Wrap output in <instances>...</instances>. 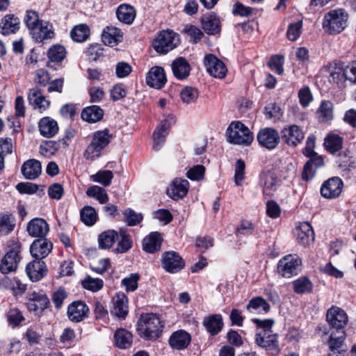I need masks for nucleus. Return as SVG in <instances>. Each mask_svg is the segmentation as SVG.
Instances as JSON below:
<instances>
[{
  "label": "nucleus",
  "instance_id": "obj_40",
  "mask_svg": "<svg viewBox=\"0 0 356 356\" xmlns=\"http://www.w3.org/2000/svg\"><path fill=\"white\" fill-rule=\"evenodd\" d=\"M90 30L86 24L75 26L70 31L71 38L76 42H83L89 37Z\"/></svg>",
  "mask_w": 356,
  "mask_h": 356
},
{
  "label": "nucleus",
  "instance_id": "obj_50",
  "mask_svg": "<svg viewBox=\"0 0 356 356\" xmlns=\"http://www.w3.org/2000/svg\"><path fill=\"white\" fill-rule=\"evenodd\" d=\"M293 284L294 291L297 293L310 292L312 289V284L306 277H302L295 280Z\"/></svg>",
  "mask_w": 356,
  "mask_h": 356
},
{
  "label": "nucleus",
  "instance_id": "obj_49",
  "mask_svg": "<svg viewBox=\"0 0 356 356\" xmlns=\"http://www.w3.org/2000/svg\"><path fill=\"white\" fill-rule=\"evenodd\" d=\"M7 320L10 325L15 327L25 320L22 313L16 307L10 308L6 314Z\"/></svg>",
  "mask_w": 356,
  "mask_h": 356
},
{
  "label": "nucleus",
  "instance_id": "obj_39",
  "mask_svg": "<svg viewBox=\"0 0 356 356\" xmlns=\"http://www.w3.org/2000/svg\"><path fill=\"white\" fill-rule=\"evenodd\" d=\"M2 33L8 35L15 33L19 29L20 21L14 15H7L2 19Z\"/></svg>",
  "mask_w": 356,
  "mask_h": 356
},
{
  "label": "nucleus",
  "instance_id": "obj_4",
  "mask_svg": "<svg viewBox=\"0 0 356 356\" xmlns=\"http://www.w3.org/2000/svg\"><path fill=\"white\" fill-rule=\"evenodd\" d=\"M112 136L107 129L94 133L92 140L84 152V157L93 161L99 158L102 152L111 142Z\"/></svg>",
  "mask_w": 356,
  "mask_h": 356
},
{
  "label": "nucleus",
  "instance_id": "obj_8",
  "mask_svg": "<svg viewBox=\"0 0 356 356\" xmlns=\"http://www.w3.org/2000/svg\"><path fill=\"white\" fill-rule=\"evenodd\" d=\"M300 264L298 257L289 254L279 261L277 271L282 277L289 278L298 273Z\"/></svg>",
  "mask_w": 356,
  "mask_h": 356
},
{
  "label": "nucleus",
  "instance_id": "obj_48",
  "mask_svg": "<svg viewBox=\"0 0 356 356\" xmlns=\"http://www.w3.org/2000/svg\"><path fill=\"white\" fill-rule=\"evenodd\" d=\"M24 23L29 32L35 28L42 20L40 19L39 13L33 10H29L26 12Z\"/></svg>",
  "mask_w": 356,
  "mask_h": 356
},
{
  "label": "nucleus",
  "instance_id": "obj_13",
  "mask_svg": "<svg viewBox=\"0 0 356 356\" xmlns=\"http://www.w3.org/2000/svg\"><path fill=\"white\" fill-rule=\"evenodd\" d=\"M204 66L208 73L218 79L225 77L227 73V67L224 63L213 54H207L204 57Z\"/></svg>",
  "mask_w": 356,
  "mask_h": 356
},
{
  "label": "nucleus",
  "instance_id": "obj_9",
  "mask_svg": "<svg viewBox=\"0 0 356 356\" xmlns=\"http://www.w3.org/2000/svg\"><path fill=\"white\" fill-rule=\"evenodd\" d=\"M163 268L168 273H177L185 266V261L175 251H168L162 254L161 259Z\"/></svg>",
  "mask_w": 356,
  "mask_h": 356
},
{
  "label": "nucleus",
  "instance_id": "obj_43",
  "mask_svg": "<svg viewBox=\"0 0 356 356\" xmlns=\"http://www.w3.org/2000/svg\"><path fill=\"white\" fill-rule=\"evenodd\" d=\"M202 29L209 35H214L220 31V22L213 15L205 17L202 19Z\"/></svg>",
  "mask_w": 356,
  "mask_h": 356
},
{
  "label": "nucleus",
  "instance_id": "obj_26",
  "mask_svg": "<svg viewBox=\"0 0 356 356\" xmlns=\"http://www.w3.org/2000/svg\"><path fill=\"white\" fill-rule=\"evenodd\" d=\"M26 272L32 282H38L46 275V265L42 260L35 259L27 264Z\"/></svg>",
  "mask_w": 356,
  "mask_h": 356
},
{
  "label": "nucleus",
  "instance_id": "obj_12",
  "mask_svg": "<svg viewBox=\"0 0 356 356\" xmlns=\"http://www.w3.org/2000/svg\"><path fill=\"white\" fill-rule=\"evenodd\" d=\"M326 319L329 325L336 328L337 331H343L342 329L348 321L346 312L337 306H332L327 310Z\"/></svg>",
  "mask_w": 356,
  "mask_h": 356
},
{
  "label": "nucleus",
  "instance_id": "obj_27",
  "mask_svg": "<svg viewBox=\"0 0 356 356\" xmlns=\"http://www.w3.org/2000/svg\"><path fill=\"white\" fill-rule=\"evenodd\" d=\"M191 341L189 333L183 330H177L172 334L169 339L170 346L176 350L186 348Z\"/></svg>",
  "mask_w": 356,
  "mask_h": 356
},
{
  "label": "nucleus",
  "instance_id": "obj_31",
  "mask_svg": "<svg viewBox=\"0 0 356 356\" xmlns=\"http://www.w3.org/2000/svg\"><path fill=\"white\" fill-rule=\"evenodd\" d=\"M38 127L40 134L45 138H51L58 131L57 122L49 117L42 118L39 123Z\"/></svg>",
  "mask_w": 356,
  "mask_h": 356
},
{
  "label": "nucleus",
  "instance_id": "obj_60",
  "mask_svg": "<svg viewBox=\"0 0 356 356\" xmlns=\"http://www.w3.org/2000/svg\"><path fill=\"white\" fill-rule=\"evenodd\" d=\"M84 289L92 291H97L103 287V281L99 278L88 277L82 282Z\"/></svg>",
  "mask_w": 356,
  "mask_h": 356
},
{
  "label": "nucleus",
  "instance_id": "obj_23",
  "mask_svg": "<svg viewBox=\"0 0 356 356\" xmlns=\"http://www.w3.org/2000/svg\"><path fill=\"white\" fill-rule=\"evenodd\" d=\"M294 234L298 243L303 246L309 245L314 241V232L311 225L307 222L300 223L296 228Z\"/></svg>",
  "mask_w": 356,
  "mask_h": 356
},
{
  "label": "nucleus",
  "instance_id": "obj_19",
  "mask_svg": "<svg viewBox=\"0 0 356 356\" xmlns=\"http://www.w3.org/2000/svg\"><path fill=\"white\" fill-rule=\"evenodd\" d=\"M53 245L47 238H39L35 240L30 247V252L33 257L42 260L45 258L51 251Z\"/></svg>",
  "mask_w": 356,
  "mask_h": 356
},
{
  "label": "nucleus",
  "instance_id": "obj_7",
  "mask_svg": "<svg viewBox=\"0 0 356 356\" xmlns=\"http://www.w3.org/2000/svg\"><path fill=\"white\" fill-rule=\"evenodd\" d=\"M178 40L176 33L172 31H161L153 40L152 45L155 51L165 54L177 45Z\"/></svg>",
  "mask_w": 356,
  "mask_h": 356
},
{
  "label": "nucleus",
  "instance_id": "obj_59",
  "mask_svg": "<svg viewBox=\"0 0 356 356\" xmlns=\"http://www.w3.org/2000/svg\"><path fill=\"white\" fill-rule=\"evenodd\" d=\"M139 279V274L131 273L129 276L124 277L122 280V284L125 287L127 291H134L138 288V282Z\"/></svg>",
  "mask_w": 356,
  "mask_h": 356
},
{
  "label": "nucleus",
  "instance_id": "obj_28",
  "mask_svg": "<svg viewBox=\"0 0 356 356\" xmlns=\"http://www.w3.org/2000/svg\"><path fill=\"white\" fill-rule=\"evenodd\" d=\"M171 67L175 76L180 80L186 79L191 70L189 63L183 57H179L174 60Z\"/></svg>",
  "mask_w": 356,
  "mask_h": 356
},
{
  "label": "nucleus",
  "instance_id": "obj_5",
  "mask_svg": "<svg viewBox=\"0 0 356 356\" xmlns=\"http://www.w3.org/2000/svg\"><path fill=\"white\" fill-rule=\"evenodd\" d=\"M227 136L229 143L248 146L254 139V135L242 122L239 121L232 122L227 129Z\"/></svg>",
  "mask_w": 356,
  "mask_h": 356
},
{
  "label": "nucleus",
  "instance_id": "obj_51",
  "mask_svg": "<svg viewBox=\"0 0 356 356\" xmlns=\"http://www.w3.org/2000/svg\"><path fill=\"white\" fill-rule=\"evenodd\" d=\"M337 334L332 333L328 341L329 347L332 352L338 351L343 345L345 339L344 331H337Z\"/></svg>",
  "mask_w": 356,
  "mask_h": 356
},
{
  "label": "nucleus",
  "instance_id": "obj_6",
  "mask_svg": "<svg viewBox=\"0 0 356 356\" xmlns=\"http://www.w3.org/2000/svg\"><path fill=\"white\" fill-rule=\"evenodd\" d=\"M8 245L10 250L1 259L0 263V272L4 275L16 271L21 259L19 256L21 243L18 241H10Z\"/></svg>",
  "mask_w": 356,
  "mask_h": 356
},
{
  "label": "nucleus",
  "instance_id": "obj_46",
  "mask_svg": "<svg viewBox=\"0 0 356 356\" xmlns=\"http://www.w3.org/2000/svg\"><path fill=\"white\" fill-rule=\"evenodd\" d=\"M318 114L320 120L322 122L332 120L333 117L332 103L327 100L323 101L318 108Z\"/></svg>",
  "mask_w": 356,
  "mask_h": 356
},
{
  "label": "nucleus",
  "instance_id": "obj_54",
  "mask_svg": "<svg viewBox=\"0 0 356 356\" xmlns=\"http://www.w3.org/2000/svg\"><path fill=\"white\" fill-rule=\"evenodd\" d=\"M66 55L65 49L61 45H54L48 51V58L52 62H60Z\"/></svg>",
  "mask_w": 356,
  "mask_h": 356
},
{
  "label": "nucleus",
  "instance_id": "obj_22",
  "mask_svg": "<svg viewBox=\"0 0 356 356\" xmlns=\"http://www.w3.org/2000/svg\"><path fill=\"white\" fill-rule=\"evenodd\" d=\"M26 230L29 234L33 237L44 238L49 231V227L45 220L35 218L29 221Z\"/></svg>",
  "mask_w": 356,
  "mask_h": 356
},
{
  "label": "nucleus",
  "instance_id": "obj_34",
  "mask_svg": "<svg viewBox=\"0 0 356 356\" xmlns=\"http://www.w3.org/2000/svg\"><path fill=\"white\" fill-rule=\"evenodd\" d=\"M115 346L120 349L129 348L133 342L132 334L123 328L118 329L114 334Z\"/></svg>",
  "mask_w": 356,
  "mask_h": 356
},
{
  "label": "nucleus",
  "instance_id": "obj_38",
  "mask_svg": "<svg viewBox=\"0 0 356 356\" xmlns=\"http://www.w3.org/2000/svg\"><path fill=\"white\" fill-rule=\"evenodd\" d=\"M270 305L261 297H256L251 299L246 306V309L250 311H254L257 314H266L270 310Z\"/></svg>",
  "mask_w": 356,
  "mask_h": 356
},
{
  "label": "nucleus",
  "instance_id": "obj_62",
  "mask_svg": "<svg viewBox=\"0 0 356 356\" xmlns=\"http://www.w3.org/2000/svg\"><path fill=\"white\" fill-rule=\"evenodd\" d=\"M302 23L301 21L291 24L287 30V37L291 41H295L300 36L302 30Z\"/></svg>",
  "mask_w": 356,
  "mask_h": 356
},
{
  "label": "nucleus",
  "instance_id": "obj_42",
  "mask_svg": "<svg viewBox=\"0 0 356 356\" xmlns=\"http://www.w3.org/2000/svg\"><path fill=\"white\" fill-rule=\"evenodd\" d=\"M81 220L87 226L93 225L97 220L96 210L91 206H85L80 211Z\"/></svg>",
  "mask_w": 356,
  "mask_h": 356
},
{
  "label": "nucleus",
  "instance_id": "obj_15",
  "mask_svg": "<svg viewBox=\"0 0 356 356\" xmlns=\"http://www.w3.org/2000/svg\"><path fill=\"white\" fill-rule=\"evenodd\" d=\"M343 186L341 179L334 177L325 181L321 188V193L327 199H334L340 195Z\"/></svg>",
  "mask_w": 356,
  "mask_h": 356
},
{
  "label": "nucleus",
  "instance_id": "obj_32",
  "mask_svg": "<svg viewBox=\"0 0 356 356\" xmlns=\"http://www.w3.org/2000/svg\"><path fill=\"white\" fill-rule=\"evenodd\" d=\"M102 42L108 46H115L122 40L120 29L114 26H107L102 34Z\"/></svg>",
  "mask_w": 356,
  "mask_h": 356
},
{
  "label": "nucleus",
  "instance_id": "obj_64",
  "mask_svg": "<svg viewBox=\"0 0 356 356\" xmlns=\"http://www.w3.org/2000/svg\"><path fill=\"white\" fill-rule=\"evenodd\" d=\"M284 57L282 56H273L271 57L268 62V65L272 70L275 71L278 74H281L283 71Z\"/></svg>",
  "mask_w": 356,
  "mask_h": 356
},
{
  "label": "nucleus",
  "instance_id": "obj_53",
  "mask_svg": "<svg viewBox=\"0 0 356 356\" xmlns=\"http://www.w3.org/2000/svg\"><path fill=\"white\" fill-rule=\"evenodd\" d=\"M121 239L118 242L117 248L115 249L116 253H124L132 247V241L131 236L124 231L120 232Z\"/></svg>",
  "mask_w": 356,
  "mask_h": 356
},
{
  "label": "nucleus",
  "instance_id": "obj_24",
  "mask_svg": "<svg viewBox=\"0 0 356 356\" xmlns=\"http://www.w3.org/2000/svg\"><path fill=\"white\" fill-rule=\"evenodd\" d=\"M89 308L83 301H74L67 307V316L73 322L82 321L88 316Z\"/></svg>",
  "mask_w": 356,
  "mask_h": 356
},
{
  "label": "nucleus",
  "instance_id": "obj_61",
  "mask_svg": "<svg viewBox=\"0 0 356 356\" xmlns=\"http://www.w3.org/2000/svg\"><path fill=\"white\" fill-rule=\"evenodd\" d=\"M205 168L202 165H197L190 168L186 173L188 179L194 181H200L204 178Z\"/></svg>",
  "mask_w": 356,
  "mask_h": 356
},
{
  "label": "nucleus",
  "instance_id": "obj_35",
  "mask_svg": "<svg viewBox=\"0 0 356 356\" xmlns=\"http://www.w3.org/2000/svg\"><path fill=\"white\" fill-rule=\"evenodd\" d=\"M203 325L211 335H216L222 328L223 322L220 314H213L204 318Z\"/></svg>",
  "mask_w": 356,
  "mask_h": 356
},
{
  "label": "nucleus",
  "instance_id": "obj_1",
  "mask_svg": "<svg viewBox=\"0 0 356 356\" xmlns=\"http://www.w3.org/2000/svg\"><path fill=\"white\" fill-rule=\"evenodd\" d=\"M252 321L257 325L255 343L266 350L279 353L278 335L272 330L274 321L270 318L264 320L253 318Z\"/></svg>",
  "mask_w": 356,
  "mask_h": 356
},
{
  "label": "nucleus",
  "instance_id": "obj_56",
  "mask_svg": "<svg viewBox=\"0 0 356 356\" xmlns=\"http://www.w3.org/2000/svg\"><path fill=\"white\" fill-rule=\"evenodd\" d=\"M245 163L244 161L239 159L236 161L234 168V182L236 185H242L245 179Z\"/></svg>",
  "mask_w": 356,
  "mask_h": 356
},
{
  "label": "nucleus",
  "instance_id": "obj_57",
  "mask_svg": "<svg viewBox=\"0 0 356 356\" xmlns=\"http://www.w3.org/2000/svg\"><path fill=\"white\" fill-rule=\"evenodd\" d=\"M349 154V152H342L338 155L337 163L339 166L343 170H348L354 167L355 161Z\"/></svg>",
  "mask_w": 356,
  "mask_h": 356
},
{
  "label": "nucleus",
  "instance_id": "obj_11",
  "mask_svg": "<svg viewBox=\"0 0 356 356\" xmlns=\"http://www.w3.org/2000/svg\"><path fill=\"white\" fill-rule=\"evenodd\" d=\"M257 140L261 147L268 149H273L279 145L280 136L275 129L266 127L259 130Z\"/></svg>",
  "mask_w": 356,
  "mask_h": 356
},
{
  "label": "nucleus",
  "instance_id": "obj_10",
  "mask_svg": "<svg viewBox=\"0 0 356 356\" xmlns=\"http://www.w3.org/2000/svg\"><path fill=\"white\" fill-rule=\"evenodd\" d=\"M27 308L35 314H41L49 305V300L42 291H32L28 295Z\"/></svg>",
  "mask_w": 356,
  "mask_h": 356
},
{
  "label": "nucleus",
  "instance_id": "obj_14",
  "mask_svg": "<svg viewBox=\"0 0 356 356\" xmlns=\"http://www.w3.org/2000/svg\"><path fill=\"white\" fill-rule=\"evenodd\" d=\"M28 101L33 109L38 110L40 113L47 111L51 104V102L46 98L42 91L38 87L33 88L28 92Z\"/></svg>",
  "mask_w": 356,
  "mask_h": 356
},
{
  "label": "nucleus",
  "instance_id": "obj_18",
  "mask_svg": "<svg viewBox=\"0 0 356 356\" xmlns=\"http://www.w3.org/2000/svg\"><path fill=\"white\" fill-rule=\"evenodd\" d=\"M30 34L36 42H42L45 40L51 39L55 35L52 24L47 21H42L30 31Z\"/></svg>",
  "mask_w": 356,
  "mask_h": 356
},
{
  "label": "nucleus",
  "instance_id": "obj_30",
  "mask_svg": "<svg viewBox=\"0 0 356 356\" xmlns=\"http://www.w3.org/2000/svg\"><path fill=\"white\" fill-rule=\"evenodd\" d=\"M169 120L170 118L162 121L153 134V148L155 150H159L165 141L170 128Z\"/></svg>",
  "mask_w": 356,
  "mask_h": 356
},
{
  "label": "nucleus",
  "instance_id": "obj_55",
  "mask_svg": "<svg viewBox=\"0 0 356 356\" xmlns=\"http://www.w3.org/2000/svg\"><path fill=\"white\" fill-rule=\"evenodd\" d=\"M8 214H0V234L6 235L11 232L15 227V223L10 219Z\"/></svg>",
  "mask_w": 356,
  "mask_h": 356
},
{
  "label": "nucleus",
  "instance_id": "obj_21",
  "mask_svg": "<svg viewBox=\"0 0 356 356\" xmlns=\"http://www.w3.org/2000/svg\"><path fill=\"white\" fill-rule=\"evenodd\" d=\"M260 182L264 194L268 197L273 195L280 184L275 173L271 171L263 172L260 177Z\"/></svg>",
  "mask_w": 356,
  "mask_h": 356
},
{
  "label": "nucleus",
  "instance_id": "obj_52",
  "mask_svg": "<svg viewBox=\"0 0 356 356\" xmlns=\"http://www.w3.org/2000/svg\"><path fill=\"white\" fill-rule=\"evenodd\" d=\"M113 178V174L111 170H100L91 176L93 181L99 183L104 186H109Z\"/></svg>",
  "mask_w": 356,
  "mask_h": 356
},
{
  "label": "nucleus",
  "instance_id": "obj_16",
  "mask_svg": "<svg viewBox=\"0 0 356 356\" xmlns=\"http://www.w3.org/2000/svg\"><path fill=\"white\" fill-rule=\"evenodd\" d=\"M128 312V298L122 292L117 293L112 298L111 314L120 319H124Z\"/></svg>",
  "mask_w": 356,
  "mask_h": 356
},
{
  "label": "nucleus",
  "instance_id": "obj_36",
  "mask_svg": "<svg viewBox=\"0 0 356 356\" xmlns=\"http://www.w3.org/2000/svg\"><path fill=\"white\" fill-rule=\"evenodd\" d=\"M104 115V111L96 105L85 108L81 112V118L88 122L95 123L100 121Z\"/></svg>",
  "mask_w": 356,
  "mask_h": 356
},
{
  "label": "nucleus",
  "instance_id": "obj_29",
  "mask_svg": "<svg viewBox=\"0 0 356 356\" xmlns=\"http://www.w3.org/2000/svg\"><path fill=\"white\" fill-rule=\"evenodd\" d=\"M21 171L26 179H35L41 174V163L38 160L29 159L23 163Z\"/></svg>",
  "mask_w": 356,
  "mask_h": 356
},
{
  "label": "nucleus",
  "instance_id": "obj_17",
  "mask_svg": "<svg viewBox=\"0 0 356 356\" xmlns=\"http://www.w3.org/2000/svg\"><path fill=\"white\" fill-rule=\"evenodd\" d=\"M189 186L188 180L176 178L168 188L167 194L174 200L183 199L187 195Z\"/></svg>",
  "mask_w": 356,
  "mask_h": 356
},
{
  "label": "nucleus",
  "instance_id": "obj_63",
  "mask_svg": "<svg viewBox=\"0 0 356 356\" xmlns=\"http://www.w3.org/2000/svg\"><path fill=\"white\" fill-rule=\"evenodd\" d=\"M24 337L30 344L38 343L41 334L35 325L31 326L24 334Z\"/></svg>",
  "mask_w": 356,
  "mask_h": 356
},
{
  "label": "nucleus",
  "instance_id": "obj_3",
  "mask_svg": "<svg viewBox=\"0 0 356 356\" xmlns=\"http://www.w3.org/2000/svg\"><path fill=\"white\" fill-rule=\"evenodd\" d=\"M348 18V13L343 9L330 10L324 16L323 29L329 34L339 33L347 26Z\"/></svg>",
  "mask_w": 356,
  "mask_h": 356
},
{
  "label": "nucleus",
  "instance_id": "obj_25",
  "mask_svg": "<svg viewBox=\"0 0 356 356\" xmlns=\"http://www.w3.org/2000/svg\"><path fill=\"white\" fill-rule=\"evenodd\" d=\"M282 138L287 145L296 146L303 140L304 134L299 127L293 124L283 129Z\"/></svg>",
  "mask_w": 356,
  "mask_h": 356
},
{
  "label": "nucleus",
  "instance_id": "obj_41",
  "mask_svg": "<svg viewBox=\"0 0 356 356\" xmlns=\"http://www.w3.org/2000/svg\"><path fill=\"white\" fill-rule=\"evenodd\" d=\"M118 237V232L115 230L109 229L104 231L98 237L99 248L102 249L110 248Z\"/></svg>",
  "mask_w": 356,
  "mask_h": 356
},
{
  "label": "nucleus",
  "instance_id": "obj_2",
  "mask_svg": "<svg viewBox=\"0 0 356 356\" xmlns=\"http://www.w3.org/2000/svg\"><path fill=\"white\" fill-rule=\"evenodd\" d=\"M164 322L159 315L147 313L140 315L137 331L141 338L155 341L161 337Z\"/></svg>",
  "mask_w": 356,
  "mask_h": 356
},
{
  "label": "nucleus",
  "instance_id": "obj_58",
  "mask_svg": "<svg viewBox=\"0 0 356 356\" xmlns=\"http://www.w3.org/2000/svg\"><path fill=\"white\" fill-rule=\"evenodd\" d=\"M180 95L184 103L191 104L195 102L197 99L198 91L192 87H186L181 90Z\"/></svg>",
  "mask_w": 356,
  "mask_h": 356
},
{
  "label": "nucleus",
  "instance_id": "obj_37",
  "mask_svg": "<svg viewBox=\"0 0 356 356\" xmlns=\"http://www.w3.org/2000/svg\"><path fill=\"white\" fill-rule=\"evenodd\" d=\"M116 15L120 22L131 24L135 19L136 11L134 7L127 4H122L118 8Z\"/></svg>",
  "mask_w": 356,
  "mask_h": 356
},
{
  "label": "nucleus",
  "instance_id": "obj_45",
  "mask_svg": "<svg viewBox=\"0 0 356 356\" xmlns=\"http://www.w3.org/2000/svg\"><path fill=\"white\" fill-rule=\"evenodd\" d=\"M88 196L97 199L100 204H105L108 201V195L106 190L99 186H92L86 191Z\"/></svg>",
  "mask_w": 356,
  "mask_h": 356
},
{
  "label": "nucleus",
  "instance_id": "obj_33",
  "mask_svg": "<svg viewBox=\"0 0 356 356\" xmlns=\"http://www.w3.org/2000/svg\"><path fill=\"white\" fill-rule=\"evenodd\" d=\"M162 238L159 232H152L143 241V249L148 253H154L160 250Z\"/></svg>",
  "mask_w": 356,
  "mask_h": 356
},
{
  "label": "nucleus",
  "instance_id": "obj_47",
  "mask_svg": "<svg viewBox=\"0 0 356 356\" xmlns=\"http://www.w3.org/2000/svg\"><path fill=\"white\" fill-rule=\"evenodd\" d=\"M124 222L128 226L133 227L138 225L143 219V216L140 213H136L133 209L128 208L123 211Z\"/></svg>",
  "mask_w": 356,
  "mask_h": 356
},
{
  "label": "nucleus",
  "instance_id": "obj_20",
  "mask_svg": "<svg viewBox=\"0 0 356 356\" xmlns=\"http://www.w3.org/2000/svg\"><path fill=\"white\" fill-rule=\"evenodd\" d=\"M166 81L164 70L160 66L152 67L146 76V83L151 88L160 89L163 87Z\"/></svg>",
  "mask_w": 356,
  "mask_h": 356
},
{
  "label": "nucleus",
  "instance_id": "obj_44",
  "mask_svg": "<svg viewBox=\"0 0 356 356\" xmlns=\"http://www.w3.org/2000/svg\"><path fill=\"white\" fill-rule=\"evenodd\" d=\"M343 138L337 134H329L325 139L324 145L332 154L338 152L342 147Z\"/></svg>",
  "mask_w": 356,
  "mask_h": 356
}]
</instances>
